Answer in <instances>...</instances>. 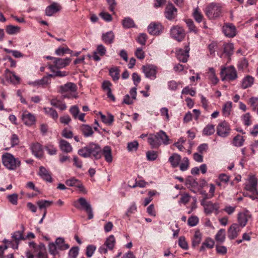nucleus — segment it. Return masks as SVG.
<instances>
[{"instance_id":"54","label":"nucleus","mask_w":258,"mask_h":258,"mask_svg":"<svg viewBox=\"0 0 258 258\" xmlns=\"http://www.w3.org/2000/svg\"><path fill=\"white\" fill-rule=\"evenodd\" d=\"M147 159L149 161H154L158 157V153L155 151H149L146 153Z\"/></svg>"},{"instance_id":"59","label":"nucleus","mask_w":258,"mask_h":258,"mask_svg":"<svg viewBox=\"0 0 258 258\" xmlns=\"http://www.w3.org/2000/svg\"><path fill=\"white\" fill-rule=\"evenodd\" d=\"M186 25L190 32H194L195 33L198 32L197 29L195 27L193 21L190 19H188L185 21Z\"/></svg>"},{"instance_id":"16","label":"nucleus","mask_w":258,"mask_h":258,"mask_svg":"<svg viewBox=\"0 0 258 258\" xmlns=\"http://www.w3.org/2000/svg\"><path fill=\"white\" fill-rule=\"evenodd\" d=\"M164 14L165 17L168 20H173L177 16V9L173 4H168L165 8Z\"/></svg>"},{"instance_id":"51","label":"nucleus","mask_w":258,"mask_h":258,"mask_svg":"<svg viewBox=\"0 0 258 258\" xmlns=\"http://www.w3.org/2000/svg\"><path fill=\"white\" fill-rule=\"evenodd\" d=\"M72 50H70L67 46L66 47H59L55 50V54L57 55H62L66 53H72Z\"/></svg>"},{"instance_id":"12","label":"nucleus","mask_w":258,"mask_h":258,"mask_svg":"<svg viewBox=\"0 0 258 258\" xmlns=\"http://www.w3.org/2000/svg\"><path fill=\"white\" fill-rule=\"evenodd\" d=\"M217 134L222 137H227L230 131V127L228 123L225 121L220 122L217 126Z\"/></svg>"},{"instance_id":"2","label":"nucleus","mask_w":258,"mask_h":258,"mask_svg":"<svg viewBox=\"0 0 258 258\" xmlns=\"http://www.w3.org/2000/svg\"><path fill=\"white\" fill-rule=\"evenodd\" d=\"M3 165L9 170H16L21 165V161L12 154L6 153L2 156Z\"/></svg>"},{"instance_id":"19","label":"nucleus","mask_w":258,"mask_h":258,"mask_svg":"<svg viewBox=\"0 0 258 258\" xmlns=\"http://www.w3.org/2000/svg\"><path fill=\"white\" fill-rule=\"evenodd\" d=\"M155 138L158 142L161 144L168 145L171 143L168 136L162 130L157 133L155 135Z\"/></svg>"},{"instance_id":"7","label":"nucleus","mask_w":258,"mask_h":258,"mask_svg":"<svg viewBox=\"0 0 258 258\" xmlns=\"http://www.w3.org/2000/svg\"><path fill=\"white\" fill-rule=\"evenodd\" d=\"M170 32L172 38L178 41H181L185 36L184 30L178 25L172 27Z\"/></svg>"},{"instance_id":"26","label":"nucleus","mask_w":258,"mask_h":258,"mask_svg":"<svg viewBox=\"0 0 258 258\" xmlns=\"http://www.w3.org/2000/svg\"><path fill=\"white\" fill-rule=\"evenodd\" d=\"M181 160V156L176 153L173 154L168 159V161L173 168L178 167Z\"/></svg>"},{"instance_id":"36","label":"nucleus","mask_w":258,"mask_h":258,"mask_svg":"<svg viewBox=\"0 0 258 258\" xmlns=\"http://www.w3.org/2000/svg\"><path fill=\"white\" fill-rule=\"evenodd\" d=\"M185 184L188 188L197 187L199 183L198 181L191 176H188L185 180Z\"/></svg>"},{"instance_id":"10","label":"nucleus","mask_w":258,"mask_h":258,"mask_svg":"<svg viewBox=\"0 0 258 258\" xmlns=\"http://www.w3.org/2000/svg\"><path fill=\"white\" fill-rule=\"evenodd\" d=\"M164 29L163 25L159 22H152L148 27V32L153 35H159Z\"/></svg>"},{"instance_id":"6","label":"nucleus","mask_w":258,"mask_h":258,"mask_svg":"<svg viewBox=\"0 0 258 258\" xmlns=\"http://www.w3.org/2000/svg\"><path fill=\"white\" fill-rule=\"evenodd\" d=\"M201 205L204 207L205 213L207 215L211 214L213 212L217 215L219 213L220 206L218 203H213L211 201L205 202L203 201L201 202Z\"/></svg>"},{"instance_id":"49","label":"nucleus","mask_w":258,"mask_h":258,"mask_svg":"<svg viewBox=\"0 0 258 258\" xmlns=\"http://www.w3.org/2000/svg\"><path fill=\"white\" fill-rule=\"evenodd\" d=\"M99 114L101 120L106 124H111L114 120L113 116L110 114H108L107 116L102 114L101 112H99Z\"/></svg>"},{"instance_id":"43","label":"nucleus","mask_w":258,"mask_h":258,"mask_svg":"<svg viewBox=\"0 0 258 258\" xmlns=\"http://www.w3.org/2000/svg\"><path fill=\"white\" fill-rule=\"evenodd\" d=\"M122 24L125 28H133L135 26V24L133 19L130 18H125L122 21Z\"/></svg>"},{"instance_id":"23","label":"nucleus","mask_w":258,"mask_h":258,"mask_svg":"<svg viewBox=\"0 0 258 258\" xmlns=\"http://www.w3.org/2000/svg\"><path fill=\"white\" fill-rule=\"evenodd\" d=\"M39 176L46 181L51 182L52 177L50 172L46 169L44 167L41 166L39 168Z\"/></svg>"},{"instance_id":"32","label":"nucleus","mask_w":258,"mask_h":258,"mask_svg":"<svg viewBox=\"0 0 258 258\" xmlns=\"http://www.w3.org/2000/svg\"><path fill=\"white\" fill-rule=\"evenodd\" d=\"M52 75H49L48 76H45L42 78L41 79L35 81L33 83V85L34 86H43L50 83V77H52Z\"/></svg>"},{"instance_id":"37","label":"nucleus","mask_w":258,"mask_h":258,"mask_svg":"<svg viewBox=\"0 0 258 258\" xmlns=\"http://www.w3.org/2000/svg\"><path fill=\"white\" fill-rule=\"evenodd\" d=\"M33 154L37 158L40 159L43 156L42 146H31Z\"/></svg>"},{"instance_id":"1","label":"nucleus","mask_w":258,"mask_h":258,"mask_svg":"<svg viewBox=\"0 0 258 258\" xmlns=\"http://www.w3.org/2000/svg\"><path fill=\"white\" fill-rule=\"evenodd\" d=\"M85 146L83 148L79 150V154L84 157H90L94 159H99L103 155L105 160L108 163L112 161V151L109 146H104L101 151L100 146Z\"/></svg>"},{"instance_id":"11","label":"nucleus","mask_w":258,"mask_h":258,"mask_svg":"<svg viewBox=\"0 0 258 258\" xmlns=\"http://www.w3.org/2000/svg\"><path fill=\"white\" fill-rule=\"evenodd\" d=\"M82 208L84 209L88 215V219L90 220L93 218L94 215L91 205L88 203L84 198H80L77 200Z\"/></svg>"},{"instance_id":"45","label":"nucleus","mask_w":258,"mask_h":258,"mask_svg":"<svg viewBox=\"0 0 258 258\" xmlns=\"http://www.w3.org/2000/svg\"><path fill=\"white\" fill-rule=\"evenodd\" d=\"M52 204V201H47V200H39L37 202V204L39 207V208L40 210L46 209L49 207H50Z\"/></svg>"},{"instance_id":"35","label":"nucleus","mask_w":258,"mask_h":258,"mask_svg":"<svg viewBox=\"0 0 258 258\" xmlns=\"http://www.w3.org/2000/svg\"><path fill=\"white\" fill-rule=\"evenodd\" d=\"M43 110L46 115L50 116L54 120H56L58 118V115L57 111L53 108L51 107H44Z\"/></svg>"},{"instance_id":"33","label":"nucleus","mask_w":258,"mask_h":258,"mask_svg":"<svg viewBox=\"0 0 258 258\" xmlns=\"http://www.w3.org/2000/svg\"><path fill=\"white\" fill-rule=\"evenodd\" d=\"M80 129L82 134L86 137H90L93 134L92 127L88 124H82L80 126Z\"/></svg>"},{"instance_id":"47","label":"nucleus","mask_w":258,"mask_h":258,"mask_svg":"<svg viewBox=\"0 0 258 258\" xmlns=\"http://www.w3.org/2000/svg\"><path fill=\"white\" fill-rule=\"evenodd\" d=\"M215 126L213 124L207 125L203 130V134L206 136H210L214 133Z\"/></svg>"},{"instance_id":"28","label":"nucleus","mask_w":258,"mask_h":258,"mask_svg":"<svg viewBox=\"0 0 258 258\" xmlns=\"http://www.w3.org/2000/svg\"><path fill=\"white\" fill-rule=\"evenodd\" d=\"M251 110L255 112L258 115V97H252L249 99L247 102Z\"/></svg>"},{"instance_id":"18","label":"nucleus","mask_w":258,"mask_h":258,"mask_svg":"<svg viewBox=\"0 0 258 258\" xmlns=\"http://www.w3.org/2000/svg\"><path fill=\"white\" fill-rule=\"evenodd\" d=\"M241 226L238 224L233 223L228 230V237L230 239H234L236 238L239 232L241 231Z\"/></svg>"},{"instance_id":"46","label":"nucleus","mask_w":258,"mask_h":258,"mask_svg":"<svg viewBox=\"0 0 258 258\" xmlns=\"http://www.w3.org/2000/svg\"><path fill=\"white\" fill-rule=\"evenodd\" d=\"M109 74L114 81H116L119 78V71L116 67L111 68L109 70Z\"/></svg>"},{"instance_id":"34","label":"nucleus","mask_w":258,"mask_h":258,"mask_svg":"<svg viewBox=\"0 0 258 258\" xmlns=\"http://www.w3.org/2000/svg\"><path fill=\"white\" fill-rule=\"evenodd\" d=\"M207 76L209 79L211 81V83L216 85L219 81L218 78L216 76L215 72L213 68H209V72L207 73Z\"/></svg>"},{"instance_id":"4","label":"nucleus","mask_w":258,"mask_h":258,"mask_svg":"<svg viewBox=\"0 0 258 258\" xmlns=\"http://www.w3.org/2000/svg\"><path fill=\"white\" fill-rule=\"evenodd\" d=\"M221 6L216 3L210 4L205 10L206 16L210 19H214L219 17L221 14Z\"/></svg>"},{"instance_id":"17","label":"nucleus","mask_w":258,"mask_h":258,"mask_svg":"<svg viewBox=\"0 0 258 258\" xmlns=\"http://www.w3.org/2000/svg\"><path fill=\"white\" fill-rule=\"evenodd\" d=\"M190 48L189 46L186 45L184 49H179L176 51V56L177 59L183 62H186L189 57V51Z\"/></svg>"},{"instance_id":"58","label":"nucleus","mask_w":258,"mask_h":258,"mask_svg":"<svg viewBox=\"0 0 258 258\" xmlns=\"http://www.w3.org/2000/svg\"><path fill=\"white\" fill-rule=\"evenodd\" d=\"M48 249L49 253L53 255H55L58 253V251L57 250V247L55 243H50L48 245Z\"/></svg>"},{"instance_id":"64","label":"nucleus","mask_w":258,"mask_h":258,"mask_svg":"<svg viewBox=\"0 0 258 258\" xmlns=\"http://www.w3.org/2000/svg\"><path fill=\"white\" fill-rule=\"evenodd\" d=\"M8 199L13 205H16L18 204V195L16 194L9 195Z\"/></svg>"},{"instance_id":"40","label":"nucleus","mask_w":258,"mask_h":258,"mask_svg":"<svg viewBox=\"0 0 258 258\" xmlns=\"http://www.w3.org/2000/svg\"><path fill=\"white\" fill-rule=\"evenodd\" d=\"M6 31L8 34L10 35H14L20 32V27L10 25L6 26Z\"/></svg>"},{"instance_id":"52","label":"nucleus","mask_w":258,"mask_h":258,"mask_svg":"<svg viewBox=\"0 0 258 258\" xmlns=\"http://www.w3.org/2000/svg\"><path fill=\"white\" fill-rule=\"evenodd\" d=\"M66 184L69 186L77 187V186L80 185V181L75 178H72L67 180L66 181Z\"/></svg>"},{"instance_id":"14","label":"nucleus","mask_w":258,"mask_h":258,"mask_svg":"<svg viewBox=\"0 0 258 258\" xmlns=\"http://www.w3.org/2000/svg\"><path fill=\"white\" fill-rule=\"evenodd\" d=\"M5 77L7 80L9 81L13 84L18 85L20 83V78L16 75L14 72L11 71L8 69L5 71Z\"/></svg>"},{"instance_id":"24","label":"nucleus","mask_w":258,"mask_h":258,"mask_svg":"<svg viewBox=\"0 0 258 258\" xmlns=\"http://www.w3.org/2000/svg\"><path fill=\"white\" fill-rule=\"evenodd\" d=\"M60 8V6L58 4L53 3L46 8L45 14L48 16H51L54 14L58 12Z\"/></svg>"},{"instance_id":"30","label":"nucleus","mask_w":258,"mask_h":258,"mask_svg":"<svg viewBox=\"0 0 258 258\" xmlns=\"http://www.w3.org/2000/svg\"><path fill=\"white\" fill-rule=\"evenodd\" d=\"M215 238L218 244L223 243L226 238L225 230L224 229H220L216 234Z\"/></svg>"},{"instance_id":"29","label":"nucleus","mask_w":258,"mask_h":258,"mask_svg":"<svg viewBox=\"0 0 258 258\" xmlns=\"http://www.w3.org/2000/svg\"><path fill=\"white\" fill-rule=\"evenodd\" d=\"M254 82V78L251 76L247 75L242 80L241 83V87L243 89H246L251 87Z\"/></svg>"},{"instance_id":"60","label":"nucleus","mask_w":258,"mask_h":258,"mask_svg":"<svg viewBox=\"0 0 258 258\" xmlns=\"http://www.w3.org/2000/svg\"><path fill=\"white\" fill-rule=\"evenodd\" d=\"M178 244L180 247L184 250H187L188 249V244L185 240V237L183 236L179 237Z\"/></svg>"},{"instance_id":"61","label":"nucleus","mask_w":258,"mask_h":258,"mask_svg":"<svg viewBox=\"0 0 258 258\" xmlns=\"http://www.w3.org/2000/svg\"><path fill=\"white\" fill-rule=\"evenodd\" d=\"M79 253L78 247H73L69 251V258H77Z\"/></svg>"},{"instance_id":"9","label":"nucleus","mask_w":258,"mask_h":258,"mask_svg":"<svg viewBox=\"0 0 258 258\" xmlns=\"http://www.w3.org/2000/svg\"><path fill=\"white\" fill-rule=\"evenodd\" d=\"M222 30L224 35L228 38H233L237 34L236 28L232 23H224Z\"/></svg>"},{"instance_id":"39","label":"nucleus","mask_w":258,"mask_h":258,"mask_svg":"<svg viewBox=\"0 0 258 258\" xmlns=\"http://www.w3.org/2000/svg\"><path fill=\"white\" fill-rule=\"evenodd\" d=\"M202 240V234L199 231H196L192 238V246L195 247L199 245Z\"/></svg>"},{"instance_id":"15","label":"nucleus","mask_w":258,"mask_h":258,"mask_svg":"<svg viewBox=\"0 0 258 258\" xmlns=\"http://www.w3.org/2000/svg\"><path fill=\"white\" fill-rule=\"evenodd\" d=\"M251 218V215L247 210H246L244 212L239 213L237 216L238 225L240 226L241 228L244 227Z\"/></svg>"},{"instance_id":"50","label":"nucleus","mask_w":258,"mask_h":258,"mask_svg":"<svg viewBox=\"0 0 258 258\" xmlns=\"http://www.w3.org/2000/svg\"><path fill=\"white\" fill-rule=\"evenodd\" d=\"M251 115L249 112L243 114L241 116V119L244 124L247 126L251 124Z\"/></svg>"},{"instance_id":"48","label":"nucleus","mask_w":258,"mask_h":258,"mask_svg":"<svg viewBox=\"0 0 258 258\" xmlns=\"http://www.w3.org/2000/svg\"><path fill=\"white\" fill-rule=\"evenodd\" d=\"M224 52L226 53L227 55H231L233 52L234 49V45L233 43H228L224 44Z\"/></svg>"},{"instance_id":"62","label":"nucleus","mask_w":258,"mask_h":258,"mask_svg":"<svg viewBox=\"0 0 258 258\" xmlns=\"http://www.w3.org/2000/svg\"><path fill=\"white\" fill-rule=\"evenodd\" d=\"M182 94H189L191 96H194L196 95V91L191 88H190L188 86L184 87L181 92Z\"/></svg>"},{"instance_id":"3","label":"nucleus","mask_w":258,"mask_h":258,"mask_svg":"<svg viewBox=\"0 0 258 258\" xmlns=\"http://www.w3.org/2000/svg\"><path fill=\"white\" fill-rule=\"evenodd\" d=\"M220 74L222 81H233L236 80L238 77L237 71L233 66L227 67H221Z\"/></svg>"},{"instance_id":"13","label":"nucleus","mask_w":258,"mask_h":258,"mask_svg":"<svg viewBox=\"0 0 258 258\" xmlns=\"http://www.w3.org/2000/svg\"><path fill=\"white\" fill-rule=\"evenodd\" d=\"M143 70L147 78L152 80H154L156 78L157 71L156 66L152 64L144 66H143Z\"/></svg>"},{"instance_id":"63","label":"nucleus","mask_w":258,"mask_h":258,"mask_svg":"<svg viewBox=\"0 0 258 258\" xmlns=\"http://www.w3.org/2000/svg\"><path fill=\"white\" fill-rule=\"evenodd\" d=\"M99 16L102 19L106 22H110L112 20L111 15L104 11L101 12L99 14Z\"/></svg>"},{"instance_id":"41","label":"nucleus","mask_w":258,"mask_h":258,"mask_svg":"<svg viewBox=\"0 0 258 258\" xmlns=\"http://www.w3.org/2000/svg\"><path fill=\"white\" fill-rule=\"evenodd\" d=\"M137 210V208L135 203L132 204L125 213L123 218H127V220H130V217L132 214H135Z\"/></svg>"},{"instance_id":"5","label":"nucleus","mask_w":258,"mask_h":258,"mask_svg":"<svg viewBox=\"0 0 258 258\" xmlns=\"http://www.w3.org/2000/svg\"><path fill=\"white\" fill-rule=\"evenodd\" d=\"M12 240L11 241L6 239L4 240V242L8 245L5 246V249H7L8 246H11L13 249H18L20 241L25 239L23 232L21 231H17L14 232L12 234Z\"/></svg>"},{"instance_id":"44","label":"nucleus","mask_w":258,"mask_h":258,"mask_svg":"<svg viewBox=\"0 0 258 258\" xmlns=\"http://www.w3.org/2000/svg\"><path fill=\"white\" fill-rule=\"evenodd\" d=\"M181 162L179 164V169L182 171H185L187 170L189 167V161L187 157H184L182 160H181Z\"/></svg>"},{"instance_id":"38","label":"nucleus","mask_w":258,"mask_h":258,"mask_svg":"<svg viewBox=\"0 0 258 258\" xmlns=\"http://www.w3.org/2000/svg\"><path fill=\"white\" fill-rule=\"evenodd\" d=\"M232 108V102L230 101L226 102L223 106L222 107V114L223 115L227 117L230 114Z\"/></svg>"},{"instance_id":"53","label":"nucleus","mask_w":258,"mask_h":258,"mask_svg":"<svg viewBox=\"0 0 258 258\" xmlns=\"http://www.w3.org/2000/svg\"><path fill=\"white\" fill-rule=\"evenodd\" d=\"M45 250V245L43 243H41L39 245V249L36 250L38 251V257L39 258H46V255L44 252V250Z\"/></svg>"},{"instance_id":"42","label":"nucleus","mask_w":258,"mask_h":258,"mask_svg":"<svg viewBox=\"0 0 258 258\" xmlns=\"http://www.w3.org/2000/svg\"><path fill=\"white\" fill-rule=\"evenodd\" d=\"M115 243V237L113 235H111L108 238L106 239L105 244L109 250H112L114 246Z\"/></svg>"},{"instance_id":"20","label":"nucleus","mask_w":258,"mask_h":258,"mask_svg":"<svg viewBox=\"0 0 258 258\" xmlns=\"http://www.w3.org/2000/svg\"><path fill=\"white\" fill-rule=\"evenodd\" d=\"M59 88V92L61 94V95L69 92H76L77 90L76 85L71 82L60 86Z\"/></svg>"},{"instance_id":"8","label":"nucleus","mask_w":258,"mask_h":258,"mask_svg":"<svg viewBox=\"0 0 258 258\" xmlns=\"http://www.w3.org/2000/svg\"><path fill=\"white\" fill-rule=\"evenodd\" d=\"M21 119L25 125L29 127L35 125L36 122L35 115L27 110L23 111Z\"/></svg>"},{"instance_id":"27","label":"nucleus","mask_w":258,"mask_h":258,"mask_svg":"<svg viewBox=\"0 0 258 258\" xmlns=\"http://www.w3.org/2000/svg\"><path fill=\"white\" fill-rule=\"evenodd\" d=\"M114 35L112 31H110L102 35V40L106 44H110L113 42Z\"/></svg>"},{"instance_id":"57","label":"nucleus","mask_w":258,"mask_h":258,"mask_svg":"<svg viewBox=\"0 0 258 258\" xmlns=\"http://www.w3.org/2000/svg\"><path fill=\"white\" fill-rule=\"evenodd\" d=\"M96 249L94 245H89L86 247V254L88 257H91Z\"/></svg>"},{"instance_id":"56","label":"nucleus","mask_w":258,"mask_h":258,"mask_svg":"<svg viewBox=\"0 0 258 258\" xmlns=\"http://www.w3.org/2000/svg\"><path fill=\"white\" fill-rule=\"evenodd\" d=\"M244 139L243 137L241 135H237L233 140V144L234 145H242L244 143Z\"/></svg>"},{"instance_id":"55","label":"nucleus","mask_w":258,"mask_h":258,"mask_svg":"<svg viewBox=\"0 0 258 258\" xmlns=\"http://www.w3.org/2000/svg\"><path fill=\"white\" fill-rule=\"evenodd\" d=\"M193 16L195 20L197 22L200 23L202 22L203 16L201 13L199 11V9L198 8L195 9L194 12L193 13Z\"/></svg>"},{"instance_id":"22","label":"nucleus","mask_w":258,"mask_h":258,"mask_svg":"<svg viewBox=\"0 0 258 258\" xmlns=\"http://www.w3.org/2000/svg\"><path fill=\"white\" fill-rule=\"evenodd\" d=\"M71 61V59L69 57L65 58H54L53 63L56 68L58 69H61L66 67L70 64Z\"/></svg>"},{"instance_id":"21","label":"nucleus","mask_w":258,"mask_h":258,"mask_svg":"<svg viewBox=\"0 0 258 258\" xmlns=\"http://www.w3.org/2000/svg\"><path fill=\"white\" fill-rule=\"evenodd\" d=\"M257 179L254 176L249 177L248 181L245 184V189L249 192H255L256 190Z\"/></svg>"},{"instance_id":"25","label":"nucleus","mask_w":258,"mask_h":258,"mask_svg":"<svg viewBox=\"0 0 258 258\" xmlns=\"http://www.w3.org/2000/svg\"><path fill=\"white\" fill-rule=\"evenodd\" d=\"M111 85V83L108 81H105L102 83V87L104 91L107 92V97L110 98L113 101H115V97L111 93V90L110 86Z\"/></svg>"},{"instance_id":"31","label":"nucleus","mask_w":258,"mask_h":258,"mask_svg":"<svg viewBox=\"0 0 258 258\" xmlns=\"http://www.w3.org/2000/svg\"><path fill=\"white\" fill-rule=\"evenodd\" d=\"M55 243L57 248L60 250H66L70 247L69 245L65 243L64 239L61 237L57 238Z\"/></svg>"}]
</instances>
